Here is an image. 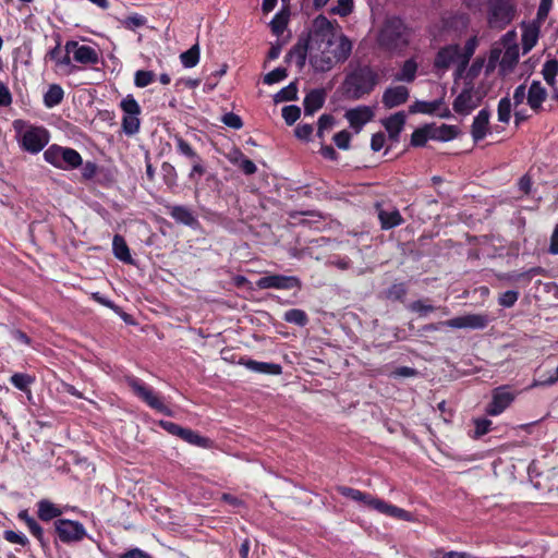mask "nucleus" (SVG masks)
I'll return each mask as SVG.
<instances>
[{
	"label": "nucleus",
	"mask_w": 558,
	"mask_h": 558,
	"mask_svg": "<svg viewBox=\"0 0 558 558\" xmlns=\"http://www.w3.org/2000/svg\"><path fill=\"white\" fill-rule=\"evenodd\" d=\"M351 51V40L343 34H337L335 24L325 15L313 20L308 35V57L316 72L330 71L336 64L348 60Z\"/></svg>",
	"instance_id": "nucleus-1"
},
{
	"label": "nucleus",
	"mask_w": 558,
	"mask_h": 558,
	"mask_svg": "<svg viewBox=\"0 0 558 558\" xmlns=\"http://www.w3.org/2000/svg\"><path fill=\"white\" fill-rule=\"evenodd\" d=\"M379 82V74L369 65H359L350 71L342 83L347 98L357 100L373 92Z\"/></svg>",
	"instance_id": "nucleus-2"
},
{
	"label": "nucleus",
	"mask_w": 558,
	"mask_h": 558,
	"mask_svg": "<svg viewBox=\"0 0 558 558\" xmlns=\"http://www.w3.org/2000/svg\"><path fill=\"white\" fill-rule=\"evenodd\" d=\"M22 120L14 121V129L23 150L37 154L49 143V132L43 126L27 125Z\"/></svg>",
	"instance_id": "nucleus-3"
},
{
	"label": "nucleus",
	"mask_w": 558,
	"mask_h": 558,
	"mask_svg": "<svg viewBox=\"0 0 558 558\" xmlns=\"http://www.w3.org/2000/svg\"><path fill=\"white\" fill-rule=\"evenodd\" d=\"M378 44L383 48L393 51L402 49L407 44L405 26L399 17H388L378 34Z\"/></svg>",
	"instance_id": "nucleus-4"
},
{
	"label": "nucleus",
	"mask_w": 558,
	"mask_h": 558,
	"mask_svg": "<svg viewBox=\"0 0 558 558\" xmlns=\"http://www.w3.org/2000/svg\"><path fill=\"white\" fill-rule=\"evenodd\" d=\"M44 159L53 167L62 170H71L78 168L83 159L80 153L70 147L59 145L49 146L44 153Z\"/></svg>",
	"instance_id": "nucleus-5"
},
{
	"label": "nucleus",
	"mask_w": 558,
	"mask_h": 558,
	"mask_svg": "<svg viewBox=\"0 0 558 558\" xmlns=\"http://www.w3.org/2000/svg\"><path fill=\"white\" fill-rule=\"evenodd\" d=\"M64 50L69 53L71 61L86 68H94L100 61V52L96 46L81 44L77 40H68Z\"/></svg>",
	"instance_id": "nucleus-6"
},
{
	"label": "nucleus",
	"mask_w": 558,
	"mask_h": 558,
	"mask_svg": "<svg viewBox=\"0 0 558 558\" xmlns=\"http://www.w3.org/2000/svg\"><path fill=\"white\" fill-rule=\"evenodd\" d=\"M126 384L132 389L133 393L143 402H145L149 408L167 416L173 415V412L160 400L154 390L141 379L136 377H128Z\"/></svg>",
	"instance_id": "nucleus-7"
},
{
	"label": "nucleus",
	"mask_w": 558,
	"mask_h": 558,
	"mask_svg": "<svg viewBox=\"0 0 558 558\" xmlns=\"http://www.w3.org/2000/svg\"><path fill=\"white\" fill-rule=\"evenodd\" d=\"M515 8L512 0H488V24L492 28L501 29L514 17Z\"/></svg>",
	"instance_id": "nucleus-8"
},
{
	"label": "nucleus",
	"mask_w": 558,
	"mask_h": 558,
	"mask_svg": "<svg viewBox=\"0 0 558 558\" xmlns=\"http://www.w3.org/2000/svg\"><path fill=\"white\" fill-rule=\"evenodd\" d=\"M120 108L123 111L122 131L129 136L135 135L141 128V107L138 102L133 95H128L121 100Z\"/></svg>",
	"instance_id": "nucleus-9"
},
{
	"label": "nucleus",
	"mask_w": 558,
	"mask_h": 558,
	"mask_svg": "<svg viewBox=\"0 0 558 558\" xmlns=\"http://www.w3.org/2000/svg\"><path fill=\"white\" fill-rule=\"evenodd\" d=\"M56 532L62 543H77L87 537L84 525L78 521L58 519L54 522Z\"/></svg>",
	"instance_id": "nucleus-10"
},
{
	"label": "nucleus",
	"mask_w": 558,
	"mask_h": 558,
	"mask_svg": "<svg viewBox=\"0 0 558 558\" xmlns=\"http://www.w3.org/2000/svg\"><path fill=\"white\" fill-rule=\"evenodd\" d=\"M514 32H508L501 38L505 51L499 62V69L502 74L511 72L519 60V47L514 43Z\"/></svg>",
	"instance_id": "nucleus-11"
},
{
	"label": "nucleus",
	"mask_w": 558,
	"mask_h": 558,
	"mask_svg": "<svg viewBox=\"0 0 558 558\" xmlns=\"http://www.w3.org/2000/svg\"><path fill=\"white\" fill-rule=\"evenodd\" d=\"M515 395L509 386H500L494 389L490 403L486 413L492 416L501 414L514 400Z\"/></svg>",
	"instance_id": "nucleus-12"
},
{
	"label": "nucleus",
	"mask_w": 558,
	"mask_h": 558,
	"mask_svg": "<svg viewBox=\"0 0 558 558\" xmlns=\"http://www.w3.org/2000/svg\"><path fill=\"white\" fill-rule=\"evenodd\" d=\"M488 324L489 317L486 314H466L440 322V325L457 329H484Z\"/></svg>",
	"instance_id": "nucleus-13"
},
{
	"label": "nucleus",
	"mask_w": 558,
	"mask_h": 558,
	"mask_svg": "<svg viewBox=\"0 0 558 558\" xmlns=\"http://www.w3.org/2000/svg\"><path fill=\"white\" fill-rule=\"evenodd\" d=\"M256 287L258 289L290 290L301 288V281L295 276L270 275L260 277L256 281Z\"/></svg>",
	"instance_id": "nucleus-14"
},
{
	"label": "nucleus",
	"mask_w": 558,
	"mask_h": 558,
	"mask_svg": "<svg viewBox=\"0 0 558 558\" xmlns=\"http://www.w3.org/2000/svg\"><path fill=\"white\" fill-rule=\"evenodd\" d=\"M53 61L54 70L64 75H71L80 70V68L71 61L69 53L61 49L60 43L50 49L46 56Z\"/></svg>",
	"instance_id": "nucleus-15"
},
{
	"label": "nucleus",
	"mask_w": 558,
	"mask_h": 558,
	"mask_svg": "<svg viewBox=\"0 0 558 558\" xmlns=\"http://www.w3.org/2000/svg\"><path fill=\"white\" fill-rule=\"evenodd\" d=\"M368 508L378 511L379 513L386 514L391 518H396L403 521H413V515L407 510L399 508L397 506L390 505L381 499H378L374 496L368 500Z\"/></svg>",
	"instance_id": "nucleus-16"
},
{
	"label": "nucleus",
	"mask_w": 558,
	"mask_h": 558,
	"mask_svg": "<svg viewBox=\"0 0 558 558\" xmlns=\"http://www.w3.org/2000/svg\"><path fill=\"white\" fill-rule=\"evenodd\" d=\"M368 508L378 511L379 513L386 514L391 518H396L403 521H413V515L407 510L399 508L397 506L390 505L381 499H378L374 496L368 500Z\"/></svg>",
	"instance_id": "nucleus-17"
},
{
	"label": "nucleus",
	"mask_w": 558,
	"mask_h": 558,
	"mask_svg": "<svg viewBox=\"0 0 558 558\" xmlns=\"http://www.w3.org/2000/svg\"><path fill=\"white\" fill-rule=\"evenodd\" d=\"M480 97L473 88H464L453 101V110L460 114H469L480 105Z\"/></svg>",
	"instance_id": "nucleus-18"
},
{
	"label": "nucleus",
	"mask_w": 558,
	"mask_h": 558,
	"mask_svg": "<svg viewBox=\"0 0 558 558\" xmlns=\"http://www.w3.org/2000/svg\"><path fill=\"white\" fill-rule=\"evenodd\" d=\"M456 64L460 70V46L450 45L440 49L435 58L434 65L439 70H447Z\"/></svg>",
	"instance_id": "nucleus-19"
},
{
	"label": "nucleus",
	"mask_w": 558,
	"mask_h": 558,
	"mask_svg": "<svg viewBox=\"0 0 558 558\" xmlns=\"http://www.w3.org/2000/svg\"><path fill=\"white\" fill-rule=\"evenodd\" d=\"M410 92L409 88L403 85L388 87L381 98V102L387 109H392L395 107L401 106L405 104L409 99Z\"/></svg>",
	"instance_id": "nucleus-20"
},
{
	"label": "nucleus",
	"mask_w": 558,
	"mask_h": 558,
	"mask_svg": "<svg viewBox=\"0 0 558 558\" xmlns=\"http://www.w3.org/2000/svg\"><path fill=\"white\" fill-rule=\"evenodd\" d=\"M374 117V111L368 106H359L345 112V119L350 126L360 132L362 128L369 122Z\"/></svg>",
	"instance_id": "nucleus-21"
},
{
	"label": "nucleus",
	"mask_w": 558,
	"mask_h": 558,
	"mask_svg": "<svg viewBox=\"0 0 558 558\" xmlns=\"http://www.w3.org/2000/svg\"><path fill=\"white\" fill-rule=\"evenodd\" d=\"M489 118L490 112L487 109H482L475 116L471 125V135L475 143L482 141L489 132Z\"/></svg>",
	"instance_id": "nucleus-22"
},
{
	"label": "nucleus",
	"mask_w": 558,
	"mask_h": 558,
	"mask_svg": "<svg viewBox=\"0 0 558 558\" xmlns=\"http://www.w3.org/2000/svg\"><path fill=\"white\" fill-rule=\"evenodd\" d=\"M547 98V90L539 81H533L527 90V105L532 110L538 112Z\"/></svg>",
	"instance_id": "nucleus-23"
},
{
	"label": "nucleus",
	"mask_w": 558,
	"mask_h": 558,
	"mask_svg": "<svg viewBox=\"0 0 558 558\" xmlns=\"http://www.w3.org/2000/svg\"><path fill=\"white\" fill-rule=\"evenodd\" d=\"M168 209H169L168 213L171 216V218L174 219L178 223H181V225H184V226H187L191 228H195L196 226H198L197 218L194 216L192 210L189 209L187 207H185L183 205H173V206H168Z\"/></svg>",
	"instance_id": "nucleus-24"
},
{
	"label": "nucleus",
	"mask_w": 558,
	"mask_h": 558,
	"mask_svg": "<svg viewBox=\"0 0 558 558\" xmlns=\"http://www.w3.org/2000/svg\"><path fill=\"white\" fill-rule=\"evenodd\" d=\"M240 364L254 373L280 375L282 367L280 364L258 362L251 359H242Z\"/></svg>",
	"instance_id": "nucleus-25"
},
{
	"label": "nucleus",
	"mask_w": 558,
	"mask_h": 558,
	"mask_svg": "<svg viewBox=\"0 0 558 558\" xmlns=\"http://www.w3.org/2000/svg\"><path fill=\"white\" fill-rule=\"evenodd\" d=\"M407 116L403 111L396 112L383 120V125L392 141H397L401 131L404 128Z\"/></svg>",
	"instance_id": "nucleus-26"
},
{
	"label": "nucleus",
	"mask_w": 558,
	"mask_h": 558,
	"mask_svg": "<svg viewBox=\"0 0 558 558\" xmlns=\"http://www.w3.org/2000/svg\"><path fill=\"white\" fill-rule=\"evenodd\" d=\"M326 93L324 89H313L304 98L305 116H313L325 104Z\"/></svg>",
	"instance_id": "nucleus-27"
},
{
	"label": "nucleus",
	"mask_w": 558,
	"mask_h": 558,
	"mask_svg": "<svg viewBox=\"0 0 558 558\" xmlns=\"http://www.w3.org/2000/svg\"><path fill=\"white\" fill-rule=\"evenodd\" d=\"M378 218L384 230H389L403 223V218L398 209H379Z\"/></svg>",
	"instance_id": "nucleus-28"
},
{
	"label": "nucleus",
	"mask_w": 558,
	"mask_h": 558,
	"mask_svg": "<svg viewBox=\"0 0 558 558\" xmlns=\"http://www.w3.org/2000/svg\"><path fill=\"white\" fill-rule=\"evenodd\" d=\"M112 251H113V255L119 260H121L125 264H133V258L131 256L130 248L122 235L116 234L113 236Z\"/></svg>",
	"instance_id": "nucleus-29"
},
{
	"label": "nucleus",
	"mask_w": 558,
	"mask_h": 558,
	"mask_svg": "<svg viewBox=\"0 0 558 558\" xmlns=\"http://www.w3.org/2000/svg\"><path fill=\"white\" fill-rule=\"evenodd\" d=\"M430 138L448 142L456 138L459 134V130L456 125L441 124L440 126L430 125Z\"/></svg>",
	"instance_id": "nucleus-30"
},
{
	"label": "nucleus",
	"mask_w": 558,
	"mask_h": 558,
	"mask_svg": "<svg viewBox=\"0 0 558 558\" xmlns=\"http://www.w3.org/2000/svg\"><path fill=\"white\" fill-rule=\"evenodd\" d=\"M179 438H181L182 440L190 445L201 448H210L213 446V441L209 438L204 437L190 428L183 427L182 434L180 435Z\"/></svg>",
	"instance_id": "nucleus-31"
},
{
	"label": "nucleus",
	"mask_w": 558,
	"mask_h": 558,
	"mask_svg": "<svg viewBox=\"0 0 558 558\" xmlns=\"http://www.w3.org/2000/svg\"><path fill=\"white\" fill-rule=\"evenodd\" d=\"M417 63L413 59L407 60L401 70L395 75V81L411 83L416 77Z\"/></svg>",
	"instance_id": "nucleus-32"
},
{
	"label": "nucleus",
	"mask_w": 558,
	"mask_h": 558,
	"mask_svg": "<svg viewBox=\"0 0 558 558\" xmlns=\"http://www.w3.org/2000/svg\"><path fill=\"white\" fill-rule=\"evenodd\" d=\"M63 97L64 92L62 87L58 84H52L44 95V104L47 108H53L63 100Z\"/></svg>",
	"instance_id": "nucleus-33"
},
{
	"label": "nucleus",
	"mask_w": 558,
	"mask_h": 558,
	"mask_svg": "<svg viewBox=\"0 0 558 558\" xmlns=\"http://www.w3.org/2000/svg\"><path fill=\"white\" fill-rule=\"evenodd\" d=\"M440 105H441V100H435V101L416 100L414 104H412L409 107V112L410 113L434 114L437 112Z\"/></svg>",
	"instance_id": "nucleus-34"
},
{
	"label": "nucleus",
	"mask_w": 558,
	"mask_h": 558,
	"mask_svg": "<svg viewBox=\"0 0 558 558\" xmlns=\"http://www.w3.org/2000/svg\"><path fill=\"white\" fill-rule=\"evenodd\" d=\"M539 29L536 26H525L522 33V49L527 53L537 43Z\"/></svg>",
	"instance_id": "nucleus-35"
},
{
	"label": "nucleus",
	"mask_w": 558,
	"mask_h": 558,
	"mask_svg": "<svg viewBox=\"0 0 558 558\" xmlns=\"http://www.w3.org/2000/svg\"><path fill=\"white\" fill-rule=\"evenodd\" d=\"M61 510L49 500L38 502V517L44 521H49L61 515Z\"/></svg>",
	"instance_id": "nucleus-36"
},
{
	"label": "nucleus",
	"mask_w": 558,
	"mask_h": 558,
	"mask_svg": "<svg viewBox=\"0 0 558 558\" xmlns=\"http://www.w3.org/2000/svg\"><path fill=\"white\" fill-rule=\"evenodd\" d=\"M338 493L342 495L343 497L350 498L354 501L361 502L367 507L368 500L371 499L372 495L363 493L359 489L347 487V486H340L338 487Z\"/></svg>",
	"instance_id": "nucleus-37"
},
{
	"label": "nucleus",
	"mask_w": 558,
	"mask_h": 558,
	"mask_svg": "<svg viewBox=\"0 0 558 558\" xmlns=\"http://www.w3.org/2000/svg\"><path fill=\"white\" fill-rule=\"evenodd\" d=\"M477 47V39L476 37H471L464 45L463 48L460 47V71H463L470 59L475 52V49Z\"/></svg>",
	"instance_id": "nucleus-38"
},
{
	"label": "nucleus",
	"mask_w": 558,
	"mask_h": 558,
	"mask_svg": "<svg viewBox=\"0 0 558 558\" xmlns=\"http://www.w3.org/2000/svg\"><path fill=\"white\" fill-rule=\"evenodd\" d=\"M283 319L287 323L294 324L300 327H304L308 323L307 314L300 308H292L284 313Z\"/></svg>",
	"instance_id": "nucleus-39"
},
{
	"label": "nucleus",
	"mask_w": 558,
	"mask_h": 558,
	"mask_svg": "<svg viewBox=\"0 0 558 558\" xmlns=\"http://www.w3.org/2000/svg\"><path fill=\"white\" fill-rule=\"evenodd\" d=\"M542 74L546 83L554 87L556 85V76L558 74V61L553 59L545 62Z\"/></svg>",
	"instance_id": "nucleus-40"
},
{
	"label": "nucleus",
	"mask_w": 558,
	"mask_h": 558,
	"mask_svg": "<svg viewBox=\"0 0 558 558\" xmlns=\"http://www.w3.org/2000/svg\"><path fill=\"white\" fill-rule=\"evenodd\" d=\"M181 63L184 68H194L199 61V47L198 45L192 46L189 50L180 54Z\"/></svg>",
	"instance_id": "nucleus-41"
},
{
	"label": "nucleus",
	"mask_w": 558,
	"mask_h": 558,
	"mask_svg": "<svg viewBox=\"0 0 558 558\" xmlns=\"http://www.w3.org/2000/svg\"><path fill=\"white\" fill-rule=\"evenodd\" d=\"M430 125L416 129L411 135V144L416 147L424 146L428 138H430Z\"/></svg>",
	"instance_id": "nucleus-42"
},
{
	"label": "nucleus",
	"mask_w": 558,
	"mask_h": 558,
	"mask_svg": "<svg viewBox=\"0 0 558 558\" xmlns=\"http://www.w3.org/2000/svg\"><path fill=\"white\" fill-rule=\"evenodd\" d=\"M511 100L509 97H504L498 102L497 113L498 121L501 123H509L511 118Z\"/></svg>",
	"instance_id": "nucleus-43"
},
{
	"label": "nucleus",
	"mask_w": 558,
	"mask_h": 558,
	"mask_svg": "<svg viewBox=\"0 0 558 558\" xmlns=\"http://www.w3.org/2000/svg\"><path fill=\"white\" fill-rule=\"evenodd\" d=\"M307 51L308 44L306 46L298 45L289 52V58L293 60L300 69H302L306 62Z\"/></svg>",
	"instance_id": "nucleus-44"
},
{
	"label": "nucleus",
	"mask_w": 558,
	"mask_h": 558,
	"mask_svg": "<svg viewBox=\"0 0 558 558\" xmlns=\"http://www.w3.org/2000/svg\"><path fill=\"white\" fill-rule=\"evenodd\" d=\"M296 98L298 87L295 83H290L288 86L280 89L275 96V100L277 102L295 100Z\"/></svg>",
	"instance_id": "nucleus-45"
},
{
	"label": "nucleus",
	"mask_w": 558,
	"mask_h": 558,
	"mask_svg": "<svg viewBox=\"0 0 558 558\" xmlns=\"http://www.w3.org/2000/svg\"><path fill=\"white\" fill-rule=\"evenodd\" d=\"M353 8V0H337V4L330 8V13L344 17L352 13Z\"/></svg>",
	"instance_id": "nucleus-46"
},
{
	"label": "nucleus",
	"mask_w": 558,
	"mask_h": 558,
	"mask_svg": "<svg viewBox=\"0 0 558 558\" xmlns=\"http://www.w3.org/2000/svg\"><path fill=\"white\" fill-rule=\"evenodd\" d=\"M542 272L543 269L541 267H533L526 271L509 274L507 276V279L514 282L525 281L526 283H529L534 276L539 275Z\"/></svg>",
	"instance_id": "nucleus-47"
},
{
	"label": "nucleus",
	"mask_w": 558,
	"mask_h": 558,
	"mask_svg": "<svg viewBox=\"0 0 558 558\" xmlns=\"http://www.w3.org/2000/svg\"><path fill=\"white\" fill-rule=\"evenodd\" d=\"M153 71L138 70L134 74V84L136 87L144 88L155 81Z\"/></svg>",
	"instance_id": "nucleus-48"
},
{
	"label": "nucleus",
	"mask_w": 558,
	"mask_h": 558,
	"mask_svg": "<svg viewBox=\"0 0 558 558\" xmlns=\"http://www.w3.org/2000/svg\"><path fill=\"white\" fill-rule=\"evenodd\" d=\"M288 14L277 13L270 22L272 33L277 36L281 35L288 25Z\"/></svg>",
	"instance_id": "nucleus-49"
},
{
	"label": "nucleus",
	"mask_w": 558,
	"mask_h": 558,
	"mask_svg": "<svg viewBox=\"0 0 558 558\" xmlns=\"http://www.w3.org/2000/svg\"><path fill=\"white\" fill-rule=\"evenodd\" d=\"M174 141H175L177 149L181 155H183L192 160H198V155L195 153V150L192 148V146L185 140H183L180 136H175Z\"/></svg>",
	"instance_id": "nucleus-50"
},
{
	"label": "nucleus",
	"mask_w": 558,
	"mask_h": 558,
	"mask_svg": "<svg viewBox=\"0 0 558 558\" xmlns=\"http://www.w3.org/2000/svg\"><path fill=\"white\" fill-rule=\"evenodd\" d=\"M33 378L23 373H15L11 376V384L19 390L25 391L28 386L33 383Z\"/></svg>",
	"instance_id": "nucleus-51"
},
{
	"label": "nucleus",
	"mask_w": 558,
	"mask_h": 558,
	"mask_svg": "<svg viewBox=\"0 0 558 558\" xmlns=\"http://www.w3.org/2000/svg\"><path fill=\"white\" fill-rule=\"evenodd\" d=\"M301 116V109L298 106H284L282 108V118L288 125L294 124Z\"/></svg>",
	"instance_id": "nucleus-52"
},
{
	"label": "nucleus",
	"mask_w": 558,
	"mask_h": 558,
	"mask_svg": "<svg viewBox=\"0 0 558 558\" xmlns=\"http://www.w3.org/2000/svg\"><path fill=\"white\" fill-rule=\"evenodd\" d=\"M288 73L284 68H276L275 70L267 73L264 77V83L271 85L278 83L287 77Z\"/></svg>",
	"instance_id": "nucleus-53"
},
{
	"label": "nucleus",
	"mask_w": 558,
	"mask_h": 558,
	"mask_svg": "<svg viewBox=\"0 0 558 558\" xmlns=\"http://www.w3.org/2000/svg\"><path fill=\"white\" fill-rule=\"evenodd\" d=\"M234 155L239 156V158H240L239 167L245 174L251 175L257 171V167L255 166V163L252 160H250L248 158H246L240 150H238V149L234 150Z\"/></svg>",
	"instance_id": "nucleus-54"
},
{
	"label": "nucleus",
	"mask_w": 558,
	"mask_h": 558,
	"mask_svg": "<svg viewBox=\"0 0 558 558\" xmlns=\"http://www.w3.org/2000/svg\"><path fill=\"white\" fill-rule=\"evenodd\" d=\"M147 20L141 14H133L128 16L122 23L125 28L135 31L146 24Z\"/></svg>",
	"instance_id": "nucleus-55"
},
{
	"label": "nucleus",
	"mask_w": 558,
	"mask_h": 558,
	"mask_svg": "<svg viewBox=\"0 0 558 558\" xmlns=\"http://www.w3.org/2000/svg\"><path fill=\"white\" fill-rule=\"evenodd\" d=\"M519 299V292L514 290H508L500 294L498 299L499 305L502 307H512Z\"/></svg>",
	"instance_id": "nucleus-56"
},
{
	"label": "nucleus",
	"mask_w": 558,
	"mask_h": 558,
	"mask_svg": "<svg viewBox=\"0 0 558 558\" xmlns=\"http://www.w3.org/2000/svg\"><path fill=\"white\" fill-rule=\"evenodd\" d=\"M3 537L7 542H9L11 544H17V545L25 546L28 543V539L24 534L12 531V530L4 531Z\"/></svg>",
	"instance_id": "nucleus-57"
},
{
	"label": "nucleus",
	"mask_w": 558,
	"mask_h": 558,
	"mask_svg": "<svg viewBox=\"0 0 558 558\" xmlns=\"http://www.w3.org/2000/svg\"><path fill=\"white\" fill-rule=\"evenodd\" d=\"M554 0H541L537 14H536V21L542 24L545 22V20L548 16V13L553 7Z\"/></svg>",
	"instance_id": "nucleus-58"
},
{
	"label": "nucleus",
	"mask_w": 558,
	"mask_h": 558,
	"mask_svg": "<svg viewBox=\"0 0 558 558\" xmlns=\"http://www.w3.org/2000/svg\"><path fill=\"white\" fill-rule=\"evenodd\" d=\"M409 308L412 312L417 313L420 316H426L427 314L435 310L433 305L426 304L424 301L421 300L411 303Z\"/></svg>",
	"instance_id": "nucleus-59"
},
{
	"label": "nucleus",
	"mask_w": 558,
	"mask_h": 558,
	"mask_svg": "<svg viewBox=\"0 0 558 558\" xmlns=\"http://www.w3.org/2000/svg\"><path fill=\"white\" fill-rule=\"evenodd\" d=\"M351 134L343 130L335 134L333 142L340 149H348L350 147Z\"/></svg>",
	"instance_id": "nucleus-60"
},
{
	"label": "nucleus",
	"mask_w": 558,
	"mask_h": 558,
	"mask_svg": "<svg viewBox=\"0 0 558 558\" xmlns=\"http://www.w3.org/2000/svg\"><path fill=\"white\" fill-rule=\"evenodd\" d=\"M475 424V430L474 436L476 438L487 434L490 430L492 421L488 418H476L474 421Z\"/></svg>",
	"instance_id": "nucleus-61"
},
{
	"label": "nucleus",
	"mask_w": 558,
	"mask_h": 558,
	"mask_svg": "<svg viewBox=\"0 0 558 558\" xmlns=\"http://www.w3.org/2000/svg\"><path fill=\"white\" fill-rule=\"evenodd\" d=\"M221 121L227 126L234 129V130H240L243 126L241 118L233 112H228V113L223 114L221 118Z\"/></svg>",
	"instance_id": "nucleus-62"
},
{
	"label": "nucleus",
	"mask_w": 558,
	"mask_h": 558,
	"mask_svg": "<svg viewBox=\"0 0 558 558\" xmlns=\"http://www.w3.org/2000/svg\"><path fill=\"white\" fill-rule=\"evenodd\" d=\"M335 122V119L330 114H323L318 120V129H317V135L319 137L324 136V132L328 131L332 128Z\"/></svg>",
	"instance_id": "nucleus-63"
},
{
	"label": "nucleus",
	"mask_w": 558,
	"mask_h": 558,
	"mask_svg": "<svg viewBox=\"0 0 558 558\" xmlns=\"http://www.w3.org/2000/svg\"><path fill=\"white\" fill-rule=\"evenodd\" d=\"M313 125L310 123L299 124L295 129V136L302 141H308L313 134Z\"/></svg>",
	"instance_id": "nucleus-64"
}]
</instances>
